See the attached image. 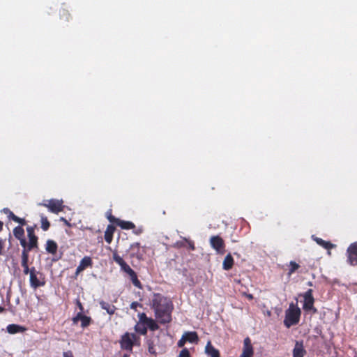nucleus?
Returning a JSON list of instances; mask_svg holds the SVG:
<instances>
[{
    "instance_id": "1",
    "label": "nucleus",
    "mask_w": 357,
    "mask_h": 357,
    "mask_svg": "<svg viewBox=\"0 0 357 357\" xmlns=\"http://www.w3.org/2000/svg\"><path fill=\"white\" fill-rule=\"evenodd\" d=\"M151 307L155 318L160 324H168L172 321V302L160 294H154Z\"/></svg>"
},
{
    "instance_id": "2",
    "label": "nucleus",
    "mask_w": 357,
    "mask_h": 357,
    "mask_svg": "<svg viewBox=\"0 0 357 357\" xmlns=\"http://www.w3.org/2000/svg\"><path fill=\"white\" fill-rule=\"evenodd\" d=\"M301 310L296 303H291L285 311L284 324L287 328L296 325L300 321Z\"/></svg>"
},
{
    "instance_id": "3",
    "label": "nucleus",
    "mask_w": 357,
    "mask_h": 357,
    "mask_svg": "<svg viewBox=\"0 0 357 357\" xmlns=\"http://www.w3.org/2000/svg\"><path fill=\"white\" fill-rule=\"evenodd\" d=\"M29 284L33 289L44 287L46 284L45 275L42 272L37 271L35 267H31Z\"/></svg>"
},
{
    "instance_id": "4",
    "label": "nucleus",
    "mask_w": 357,
    "mask_h": 357,
    "mask_svg": "<svg viewBox=\"0 0 357 357\" xmlns=\"http://www.w3.org/2000/svg\"><path fill=\"white\" fill-rule=\"evenodd\" d=\"M139 340V337L135 333H126L121 336L120 340L121 348L123 350L132 351L133 346Z\"/></svg>"
},
{
    "instance_id": "5",
    "label": "nucleus",
    "mask_w": 357,
    "mask_h": 357,
    "mask_svg": "<svg viewBox=\"0 0 357 357\" xmlns=\"http://www.w3.org/2000/svg\"><path fill=\"white\" fill-rule=\"evenodd\" d=\"M304 298L303 309L306 312L312 311L314 314L317 312V310L314 307V298L313 296V290L309 289L303 295Z\"/></svg>"
},
{
    "instance_id": "6",
    "label": "nucleus",
    "mask_w": 357,
    "mask_h": 357,
    "mask_svg": "<svg viewBox=\"0 0 357 357\" xmlns=\"http://www.w3.org/2000/svg\"><path fill=\"white\" fill-rule=\"evenodd\" d=\"M211 247L216 251L218 254L223 255L225 252V243L224 240L219 235L212 236L209 240Z\"/></svg>"
},
{
    "instance_id": "7",
    "label": "nucleus",
    "mask_w": 357,
    "mask_h": 357,
    "mask_svg": "<svg viewBox=\"0 0 357 357\" xmlns=\"http://www.w3.org/2000/svg\"><path fill=\"white\" fill-rule=\"evenodd\" d=\"M39 205L47 207L50 212L56 214L63 211L64 208L62 200L53 199L48 200L47 203H40Z\"/></svg>"
},
{
    "instance_id": "8",
    "label": "nucleus",
    "mask_w": 357,
    "mask_h": 357,
    "mask_svg": "<svg viewBox=\"0 0 357 357\" xmlns=\"http://www.w3.org/2000/svg\"><path fill=\"white\" fill-rule=\"evenodd\" d=\"M347 262L351 266H357V242L351 243L347 250Z\"/></svg>"
},
{
    "instance_id": "9",
    "label": "nucleus",
    "mask_w": 357,
    "mask_h": 357,
    "mask_svg": "<svg viewBox=\"0 0 357 357\" xmlns=\"http://www.w3.org/2000/svg\"><path fill=\"white\" fill-rule=\"evenodd\" d=\"M73 324H77L79 321H81V327L84 328L91 325L93 320L90 317L84 315L82 312H79L72 319Z\"/></svg>"
},
{
    "instance_id": "10",
    "label": "nucleus",
    "mask_w": 357,
    "mask_h": 357,
    "mask_svg": "<svg viewBox=\"0 0 357 357\" xmlns=\"http://www.w3.org/2000/svg\"><path fill=\"white\" fill-rule=\"evenodd\" d=\"M35 227L29 226L26 228L28 237L29 242L28 243V248L26 250H31L33 248L38 247V237L35 235L34 229Z\"/></svg>"
},
{
    "instance_id": "11",
    "label": "nucleus",
    "mask_w": 357,
    "mask_h": 357,
    "mask_svg": "<svg viewBox=\"0 0 357 357\" xmlns=\"http://www.w3.org/2000/svg\"><path fill=\"white\" fill-rule=\"evenodd\" d=\"M140 322L146 326L151 331H155L159 328L158 324L151 318L146 317V314L142 313L139 317Z\"/></svg>"
},
{
    "instance_id": "12",
    "label": "nucleus",
    "mask_w": 357,
    "mask_h": 357,
    "mask_svg": "<svg viewBox=\"0 0 357 357\" xmlns=\"http://www.w3.org/2000/svg\"><path fill=\"white\" fill-rule=\"evenodd\" d=\"M254 354L251 340L249 337L244 339L243 352L241 357H252Z\"/></svg>"
},
{
    "instance_id": "13",
    "label": "nucleus",
    "mask_w": 357,
    "mask_h": 357,
    "mask_svg": "<svg viewBox=\"0 0 357 357\" xmlns=\"http://www.w3.org/2000/svg\"><path fill=\"white\" fill-rule=\"evenodd\" d=\"M93 265L92 259L89 256H85L82 259L79 266L76 268L75 274L78 275L79 273L85 270L88 267H91Z\"/></svg>"
},
{
    "instance_id": "14",
    "label": "nucleus",
    "mask_w": 357,
    "mask_h": 357,
    "mask_svg": "<svg viewBox=\"0 0 357 357\" xmlns=\"http://www.w3.org/2000/svg\"><path fill=\"white\" fill-rule=\"evenodd\" d=\"M1 213L6 214L9 220H13L21 225H25L26 224L25 219L17 217L8 208H3L1 210Z\"/></svg>"
},
{
    "instance_id": "15",
    "label": "nucleus",
    "mask_w": 357,
    "mask_h": 357,
    "mask_svg": "<svg viewBox=\"0 0 357 357\" xmlns=\"http://www.w3.org/2000/svg\"><path fill=\"white\" fill-rule=\"evenodd\" d=\"M305 354L303 341H296L293 349V357H304Z\"/></svg>"
},
{
    "instance_id": "16",
    "label": "nucleus",
    "mask_w": 357,
    "mask_h": 357,
    "mask_svg": "<svg viewBox=\"0 0 357 357\" xmlns=\"http://www.w3.org/2000/svg\"><path fill=\"white\" fill-rule=\"evenodd\" d=\"M205 353L208 357H220V351L212 345L211 341H208L205 347Z\"/></svg>"
},
{
    "instance_id": "17",
    "label": "nucleus",
    "mask_w": 357,
    "mask_h": 357,
    "mask_svg": "<svg viewBox=\"0 0 357 357\" xmlns=\"http://www.w3.org/2000/svg\"><path fill=\"white\" fill-rule=\"evenodd\" d=\"M113 260L120 266L121 270L126 272L130 267V266L119 256L116 252H114L112 255Z\"/></svg>"
},
{
    "instance_id": "18",
    "label": "nucleus",
    "mask_w": 357,
    "mask_h": 357,
    "mask_svg": "<svg viewBox=\"0 0 357 357\" xmlns=\"http://www.w3.org/2000/svg\"><path fill=\"white\" fill-rule=\"evenodd\" d=\"M114 231V226H113L112 225H107L104 235L105 240L107 243L110 244L112 243Z\"/></svg>"
},
{
    "instance_id": "19",
    "label": "nucleus",
    "mask_w": 357,
    "mask_h": 357,
    "mask_svg": "<svg viewBox=\"0 0 357 357\" xmlns=\"http://www.w3.org/2000/svg\"><path fill=\"white\" fill-rule=\"evenodd\" d=\"M234 264L233 257L230 253L226 255L222 262V268L225 271H229L232 268Z\"/></svg>"
},
{
    "instance_id": "20",
    "label": "nucleus",
    "mask_w": 357,
    "mask_h": 357,
    "mask_svg": "<svg viewBox=\"0 0 357 357\" xmlns=\"http://www.w3.org/2000/svg\"><path fill=\"white\" fill-rule=\"evenodd\" d=\"M45 250L48 253L55 255L58 250V245L54 241L48 239L46 242Z\"/></svg>"
},
{
    "instance_id": "21",
    "label": "nucleus",
    "mask_w": 357,
    "mask_h": 357,
    "mask_svg": "<svg viewBox=\"0 0 357 357\" xmlns=\"http://www.w3.org/2000/svg\"><path fill=\"white\" fill-rule=\"evenodd\" d=\"M131 256L139 259H142L143 254L140 252V243H134L130 245Z\"/></svg>"
},
{
    "instance_id": "22",
    "label": "nucleus",
    "mask_w": 357,
    "mask_h": 357,
    "mask_svg": "<svg viewBox=\"0 0 357 357\" xmlns=\"http://www.w3.org/2000/svg\"><path fill=\"white\" fill-rule=\"evenodd\" d=\"M7 332L10 334H15L17 333H23L26 331V328L22 326L17 324H9L7 328Z\"/></svg>"
},
{
    "instance_id": "23",
    "label": "nucleus",
    "mask_w": 357,
    "mask_h": 357,
    "mask_svg": "<svg viewBox=\"0 0 357 357\" xmlns=\"http://www.w3.org/2000/svg\"><path fill=\"white\" fill-rule=\"evenodd\" d=\"M186 342L197 343L199 340L198 335L195 331L185 332L183 335Z\"/></svg>"
},
{
    "instance_id": "24",
    "label": "nucleus",
    "mask_w": 357,
    "mask_h": 357,
    "mask_svg": "<svg viewBox=\"0 0 357 357\" xmlns=\"http://www.w3.org/2000/svg\"><path fill=\"white\" fill-rule=\"evenodd\" d=\"M100 305L103 310H106L107 312L110 315L114 314L116 309L114 305L103 301L100 302Z\"/></svg>"
},
{
    "instance_id": "25",
    "label": "nucleus",
    "mask_w": 357,
    "mask_h": 357,
    "mask_svg": "<svg viewBox=\"0 0 357 357\" xmlns=\"http://www.w3.org/2000/svg\"><path fill=\"white\" fill-rule=\"evenodd\" d=\"M116 225L120 227L122 229H131L135 228V225L133 222L121 220L120 219H119Z\"/></svg>"
},
{
    "instance_id": "26",
    "label": "nucleus",
    "mask_w": 357,
    "mask_h": 357,
    "mask_svg": "<svg viewBox=\"0 0 357 357\" xmlns=\"http://www.w3.org/2000/svg\"><path fill=\"white\" fill-rule=\"evenodd\" d=\"M314 241L316 243L320 246L323 247L325 249L330 250L334 248L335 245L331 243L330 241H326L321 238L316 237L314 238Z\"/></svg>"
},
{
    "instance_id": "27",
    "label": "nucleus",
    "mask_w": 357,
    "mask_h": 357,
    "mask_svg": "<svg viewBox=\"0 0 357 357\" xmlns=\"http://www.w3.org/2000/svg\"><path fill=\"white\" fill-rule=\"evenodd\" d=\"M300 268V265L294 261H291L289 265V271L287 275L290 277L294 273H295Z\"/></svg>"
},
{
    "instance_id": "28",
    "label": "nucleus",
    "mask_w": 357,
    "mask_h": 357,
    "mask_svg": "<svg viewBox=\"0 0 357 357\" xmlns=\"http://www.w3.org/2000/svg\"><path fill=\"white\" fill-rule=\"evenodd\" d=\"M14 236L18 239L24 237V230L21 226H17L13 229Z\"/></svg>"
},
{
    "instance_id": "29",
    "label": "nucleus",
    "mask_w": 357,
    "mask_h": 357,
    "mask_svg": "<svg viewBox=\"0 0 357 357\" xmlns=\"http://www.w3.org/2000/svg\"><path fill=\"white\" fill-rule=\"evenodd\" d=\"M41 228L43 231H47L50 227V223L47 218L44 215H40Z\"/></svg>"
},
{
    "instance_id": "30",
    "label": "nucleus",
    "mask_w": 357,
    "mask_h": 357,
    "mask_svg": "<svg viewBox=\"0 0 357 357\" xmlns=\"http://www.w3.org/2000/svg\"><path fill=\"white\" fill-rule=\"evenodd\" d=\"M30 250H28L26 249L23 250L22 252V261H21V265L22 266H26L29 265V252Z\"/></svg>"
},
{
    "instance_id": "31",
    "label": "nucleus",
    "mask_w": 357,
    "mask_h": 357,
    "mask_svg": "<svg viewBox=\"0 0 357 357\" xmlns=\"http://www.w3.org/2000/svg\"><path fill=\"white\" fill-rule=\"evenodd\" d=\"M135 329L137 333L141 334V335H146L147 333V328L146 326L144 324H137L135 327Z\"/></svg>"
},
{
    "instance_id": "32",
    "label": "nucleus",
    "mask_w": 357,
    "mask_h": 357,
    "mask_svg": "<svg viewBox=\"0 0 357 357\" xmlns=\"http://www.w3.org/2000/svg\"><path fill=\"white\" fill-rule=\"evenodd\" d=\"M148 351L151 354L156 355V350L153 340H149L147 341Z\"/></svg>"
},
{
    "instance_id": "33",
    "label": "nucleus",
    "mask_w": 357,
    "mask_h": 357,
    "mask_svg": "<svg viewBox=\"0 0 357 357\" xmlns=\"http://www.w3.org/2000/svg\"><path fill=\"white\" fill-rule=\"evenodd\" d=\"M107 218L108 219V220L112 222V223H114V224H116L117 223L118 220H119V218H115L112 214V210H109V211L107 212Z\"/></svg>"
},
{
    "instance_id": "34",
    "label": "nucleus",
    "mask_w": 357,
    "mask_h": 357,
    "mask_svg": "<svg viewBox=\"0 0 357 357\" xmlns=\"http://www.w3.org/2000/svg\"><path fill=\"white\" fill-rule=\"evenodd\" d=\"M61 17L64 19L65 21H68L70 18V15L68 13V10L63 9L60 13Z\"/></svg>"
},
{
    "instance_id": "35",
    "label": "nucleus",
    "mask_w": 357,
    "mask_h": 357,
    "mask_svg": "<svg viewBox=\"0 0 357 357\" xmlns=\"http://www.w3.org/2000/svg\"><path fill=\"white\" fill-rule=\"evenodd\" d=\"M178 357H191V356L190 354L188 349L184 348L180 351V354Z\"/></svg>"
},
{
    "instance_id": "36",
    "label": "nucleus",
    "mask_w": 357,
    "mask_h": 357,
    "mask_svg": "<svg viewBox=\"0 0 357 357\" xmlns=\"http://www.w3.org/2000/svg\"><path fill=\"white\" fill-rule=\"evenodd\" d=\"M18 240H20V245L24 248L23 250L27 249L28 244L26 243V241L25 238L23 237L22 238H18Z\"/></svg>"
},
{
    "instance_id": "37",
    "label": "nucleus",
    "mask_w": 357,
    "mask_h": 357,
    "mask_svg": "<svg viewBox=\"0 0 357 357\" xmlns=\"http://www.w3.org/2000/svg\"><path fill=\"white\" fill-rule=\"evenodd\" d=\"M132 284L137 288L142 289V285L141 282L138 280V278L133 280L132 281Z\"/></svg>"
},
{
    "instance_id": "38",
    "label": "nucleus",
    "mask_w": 357,
    "mask_h": 357,
    "mask_svg": "<svg viewBox=\"0 0 357 357\" xmlns=\"http://www.w3.org/2000/svg\"><path fill=\"white\" fill-rule=\"evenodd\" d=\"M185 343H186L185 339L183 337V335H182L181 338L178 340L177 345L178 347H183Z\"/></svg>"
},
{
    "instance_id": "39",
    "label": "nucleus",
    "mask_w": 357,
    "mask_h": 357,
    "mask_svg": "<svg viewBox=\"0 0 357 357\" xmlns=\"http://www.w3.org/2000/svg\"><path fill=\"white\" fill-rule=\"evenodd\" d=\"M76 303H77V307H79V309L80 312H82V313H83V311H84V307H83V305H82V303L80 302V301H79V300H77Z\"/></svg>"
},
{
    "instance_id": "40",
    "label": "nucleus",
    "mask_w": 357,
    "mask_h": 357,
    "mask_svg": "<svg viewBox=\"0 0 357 357\" xmlns=\"http://www.w3.org/2000/svg\"><path fill=\"white\" fill-rule=\"evenodd\" d=\"M63 357H74L71 351H65L63 353Z\"/></svg>"
},
{
    "instance_id": "41",
    "label": "nucleus",
    "mask_w": 357,
    "mask_h": 357,
    "mask_svg": "<svg viewBox=\"0 0 357 357\" xmlns=\"http://www.w3.org/2000/svg\"><path fill=\"white\" fill-rule=\"evenodd\" d=\"M185 240L188 242L189 248L192 250H194L195 249L194 243L192 241H188L186 238H185Z\"/></svg>"
},
{
    "instance_id": "42",
    "label": "nucleus",
    "mask_w": 357,
    "mask_h": 357,
    "mask_svg": "<svg viewBox=\"0 0 357 357\" xmlns=\"http://www.w3.org/2000/svg\"><path fill=\"white\" fill-rule=\"evenodd\" d=\"M139 305V303L138 302H132L131 304H130V308L131 309H133V310H136L137 307Z\"/></svg>"
},
{
    "instance_id": "43",
    "label": "nucleus",
    "mask_w": 357,
    "mask_h": 357,
    "mask_svg": "<svg viewBox=\"0 0 357 357\" xmlns=\"http://www.w3.org/2000/svg\"><path fill=\"white\" fill-rule=\"evenodd\" d=\"M4 247V241L0 239V255H3V250Z\"/></svg>"
},
{
    "instance_id": "44",
    "label": "nucleus",
    "mask_w": 357,
    "mask_h": 357,
    "mask_svg": "<svg viewBox=\"0 0 357 357\" xmlns=\"http://www.w3.org/2000/svg\"><path fill=\"white\" fill-rule=\"evenodd\" d=\"M125 273H126L129 276L130 278L135 273V272L131 268H129Z\"/></svg>"
},
{
    "instance_id": "45",
    "label": "nucleus",
    "mask_w": 357,
    "mask_h": 357,
    "mask_svg": "<svg viewBox=\"0 0 357 357\" xmlns=\"http://www.w3.org/2000/svg\"><path fill=\"white\" fill-rule=\"evenodd\" d=\"M23 273L24 275H27L28 273H29V276H30L31 273V268H28L24 269Z\"/></svg>"
},
{
    "instance_id": "46",
    "label": "nucleus",
    "mask_w": 357,
    "mask_h": 357,
    "mask_svg": "<svg viewBox=\"0 0 357 357\" xmlns=\"http://www.w3.org/2000/svg\"><path fill=\"white\" fill-rule=\"evenodd\" d=\"M245 296L249 299L252 300L254 298L253 295L251 294H245Z\"/></svg>"
},
{
    "instance_id": "47",
    "label": "nucleus",
    "mask_w": 357,
    "mask_h": 357,
    "mask_svg": "<svg viewBox=\"0 0 357 357\" xmlns=\"http://www.w3.org/2000/svg\"><path fill=\"white\" fill-rule=\"evenodd\" d=\"M142 232V229H137V230L134 231V233L135 234H137V235L140 234Z\"/></svg>"
},
{
    "instance_id": "48",
    "label": "nucleus",
    "mask_w": 357,
    "mask_h": 357,
    "mask_svg": "<svg viewBox=\"0 0 357 357\" xmlns=\"http://www.w3.org/2000/svg\"><path fill=\"white\" fill-rule=\"evenodd\" d=\"M130 278L131 281H132L133 280L137 279V273H134Z\"/></svg>"
},
{
    "instance_id": "49",
    "label": "nucleus",
    "mask_w": 357,
    "mask_h": 357,
    "mask_svg": "<svg viewBox=\"0 0 357 357\" xmlns=\"http://www.w3.org/2000/svg\"><path fill=\"white\" fill-rule=\"evenodd\" d=\"M3 223L0 220V232L3 230Z\"/></svg>"
},
{
    "instance_id": "50",
    "label": "nucleus",
    "mask_w": 357,
    "mask_h": 357,
    "mask_svg": "<svg viewBox=\"0 0 357 357\" xmlns=\"http://www.w3.org/2000/svg\"><path fill=\"white\" fill-rule=\"evenodd\" d=\"M6 310V309L1 306H0V313L3 312Z\"/></svg>"
},
{
    "instance_id": "51",
    "label": "nucleus",
    "mask_w": 357,
    "mask_h": 357,
    "mask_svg": "<svg viewBox=\"0 0 357 357\" xmlns=\"http://www.w3.org/2000/svg\"><path fill=\"white\" fill-rule=\"evenodd\" d=\"M61 220H63V221L65 222V224L68 225V222H67V220H66L65 218H61Z\"/></svg>"
},
{
    "instance_id": "52",
    "label": "nucleus",
    "mask_w": 357,
    "mask_h": 357,
    "mask_svg": "<svg viewBox=\"0 0 357 357\" xmlns=\"http://www.w3.org/2000/svg\"><path fill=\"white\" fill-rule=\"evenodd\" d=\"M22 266V268H23V270H24V269H26V268H29V265Z\"/></svg>"
},
{
    "instance_id": "53",
    "label": "nucleus",
    "mask_w": 357,
    "mask_h": 357,
    "mask_svg": "<svg viewBox=\"0 0 357 357\" xmlns=\"http://www.w3.org/2000/svg\"><path fill=\"white\" fill-rule=\"evenodd\" d=\"M122 357H128V354H125Z\"/></svg>"
},
{
    "instance_id": "54",
    "label": "nucleus",
    "mask_w": 357,
    "mask_h": 357,
    "mask_svg": "<svg viewBox=\"0 0 357 357\" xmlns=\"http://www.w3.org/2000/svg\"><path fill=\"white\" fill-rule=\"evenodd\" d=\"M308 285L312 286V282H308Z\"/></svg>"
}]
</instances>
